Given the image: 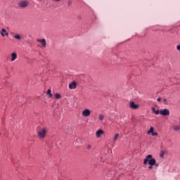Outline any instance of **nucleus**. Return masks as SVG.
<instances>
[{
	"mask_svg": "<svg viewBox=\"0 0 180 180\" xmlns=\"http://www.w3.org/2000/svg\"><path fill=\"white\" fill-rule=\"evenodd\" d=\"M82 115L84 117H88L91 115V110L88 108H86L84 110H82Z\"/></svg>",
	"mask_w": 180,
	"mask_h": 180,
	"instance_id": "obj_5",
	"label": "nucleus"
},
{
	"mask_svg": "<svg viewBox=\"0 0 180 180\" xmlns=\"http://www.w3.org/2000/svg\"><path fill=\"white\" fill-rule=\"evenodd\" d=\"M176 49H177L178 51L180 52V44L177 45Z\"/></svg>",
	"mask_w": 180,
	"mask_h": 180,
	"instance_id": "obj_22",
	"label": "nucleus"
},
{
	"mask_svg": "<svg viewBox=\"0 0 180 180\" xmlns=\"http://www.w3.org/2000/svg\"><path fill=\"white\" fill-rule=\"evenodd\" d=\"M77 19H78L79 20H82V16H81V15H78Z\"/></svg>",
	"mask_w": 180,
	"mask_h": 180,
	"instance_id": "obj_24",
	"label": "nucleus"
},
{
	"mask_svg": "<svg viewBox=\"0 0 180 180\" xmlns=\"http://www.w3.org/2000/svg\"><path fill=\"white\" fill-rule=\"evenodd\" d=\"M37 42L40 43L44 48H46V39H37Z\"/></svg>",
	"mask_w": 180,
	"mask_h": 180,
	"instance_id": "obj_9",
	"label": "nucleus"
},
{
	"mask_svg": "<svg viewBox=\"0 0 180 180\" xmlns=\"http://www.w3.org/2000/svg\"><path fill=\"white\" fill-rule=\"evenodd\" d=\"M151 110H152V111H153L155 115H158L159 114H160V110H156L155 108H154V107H152V108H151Z\"/></svg>",
	"mask_w": 180,
	"mask_h": 180,
	"instance_id": "obj_12",
	"label": "nucleus"
},
{
	"mask_svg": "<svg viewBox=\"0 0 180 180\" xmlns=\"http://www.w3.org/2000/svg\"><path fill=\"white\" fill-rule=\"evenodd\" d=\"M47 134V128L44 127L38 131V136L43 139L46 137V134Z\"/></svg>",
	"mask_w": 180,
	"mask_h": 180,
	"instance_id": "obj_2",
	"label": "nucleus"
},
{
	"mask_svg": "<svg viewBox=\"0 0 180 180\" xmlns=\"http://www.w3.org/2000/svg\"><path fill=\"white\" fill-rule=\"evenodd\" d=\"M163 102H165V105H168V102H167V100L166 98L163 99Z\"/></svg>",
	"mask_w": 180,
	"mask_h": 180,
	"instance_id": "obj_21",
	"label": "nucleus"
},
{
	"mask_svg": "<svg viewBox=\"0 0 180 180\" xmlns=\"http://www.w3.org/2000/svg\"><path fill=\"white\" fill-rule=\"evenodd\" d=\"M154 131V128L151 127L150 129L147 131V134H152Z\"/></svg>",
	"mask_w": 180,
	"mask_h": 180,
	"instance_id": "obj_18",
	"label": "nucleus"
},
{
	"mask_svg": "<svg viewBox=\"0 0 180 180\" xmlns=\"http://www.w3.org/2000/svg\"><path fill=\"white\" fill-rule=\"evenodd\" d=\"M77 83L75 82H73L70 84H69V89H76Z\"/></svg>",
	"mask_w": 180,
	"mask_h": 180,
	"instance_id": "obj_11",
	"label": "nucleus"
},
{
	"mask_svg": "<svg viewBox=\"0 0 180 180\" xmlns=\"http://www.w3.org/2000/svg\"><path fill=\"white\" fill-rule=\"evenodd\" d=\"M13 38L16 40H22V36L16 34L13 36Z\"/></svg>",
	"mask_w": 180,
	"mask_h": 180,
	"instance_id": "obj_13",
	"label": "nucleus"
},
{
	"mask_svg": "<svg viewBox=\"0 0 180 180\" xmlns=\"http://www.w3.org/2000/svg\"><path fill=\"white\" fill-rule=\"evenodd\" d=\"M0 34L1 35L4 37L5 36L6 37H8L9 36V33L7 32V30L6 28H2L1 29V31L0 32Z\"/></svg>",
	"mask_w": 180,
	"mask_h": 180,
	"instance_id": "obj_8",
	"label": "nucleus"
},
{
	"mask_svg": "<svg viewBox=\"0 0 180 180\" xmlns=\"http://www.w3.org/2000/svg\"><path fill=\"white\" fill-rule=\"evenodd\" d=\"M129 107L130 108L133 109V110H136L139 108V104H136L134 103V101H131L129 103Z\"/></svg>",
	"mask_w": 180,
	"mask_h": 180,
	"instance_id": "obj_6",
	"label": "nucleus"
},
{
	"mask_svg": "<svg viewBox=\"0 0 180 180\" xmlns=\"http://www.w3.org/2000/svg\"><path fill=\"white\" fill-rule=\"evenodd\" d=\"M151 135H152L153 136H157L158 135V133L157 131H153V132L151 134Z\"/></svg>",
	"mask_w": 180,
	"mask_h": 180,
	"instance_id": "obj_20",
	"label": "nucleus"
},
{
	"mask_svg": "<svg viewBox=\"0 0 180 180\" xmlns=\"http://www.w3.org/2000/svg\"><path fill=\"white\" fill-rule=\"evenodd\" d=\"M40 1H41L42 0H39Z\"/></svg>",
	"mask_w": 180,
	"mask_h": 180,
	"instance_id": "obj_31",
	"label": "nucleus"
},
{
	"mask_svg": "<svg viewBox=\"0 0 180 180\" xmlns=\"http://www.w3.org/2000/svg\"><path fill=\"white\" fill-rule=\"evenodd\" d=\"M163 155H160V157H162Z\"/></svg>",
	"mask_w": 180,
	"mask_h": 180,
	"instance_id": "obj_30",
	"label": "nucleus"
},
{
	"mask_svg": "<svg viewBox=\"0 0 180 180\" xmlns=\"http://www.w3.org/2000/svg\"><path fill=\"white\" fill-rule=\"evenodd\" d=\"M72 4V1H68V5H69V6H71Z\"/></svg>",
	"mask_w": 180,
	"mask_h": 180,
	"instance_id": "obj_23",
	"label": "nucleus"
},
{
	"mask_svg": "<svg viewBox=\"0 0 180 180\" xmlns=\"http://www.w3.org/2000/svg\"><path fill=\"white\" fill-rule=\"evenodd\" d=\"M54 2H60L61 0H53Z\"/></svg>",
	"mask_w": 180,
	"mask_h": 180,
	"instance_id": "obj_26",
	"label": "nucleus"
},
{
	"mask_svg": "<svg viewBox=\"0 0 180 180\" xmlns=\"http://www.w3.org/2000/svg\"><path fill=\"white\" fill-rule=\"evenodd\" d=\"M118 137H119V134L118 133L115 134L114 138L112 139V141L114 143L117 141Z\"/></svg>",
	"mask_w": 180,
	"mask_h": 180,
	"instance_id": "obj_15",
	"label": "nucleus"
},
{
	"mask_svg": "<svg viewBox=\"0 0 180 180\" xmlns=\"http://www.w3.org/2000/svg\"><path fill=\"white\" fill-rule=\"evenodd\" d=\"M90 148H91V145H88L87 149H90Z\"/></svg>",
	"mask_w": 180,
	"mask_h": 180,
	"instance_id": "obj_28",
	"label": "nucleus"
},
{
	"mask_svg": "<svg viewBox=\"0 0 180 180\" xmlns=\"http://www.w3.org/2000/svg\"><path fill=\"white\" fill-rule=\"evenodd\" d=\"M173 129H174V131H179V129H180V126L174 125V126L173 127Z\"/></svg>",
	"mask_w": 180,
	"mask_h": 180,
	"instance_id": "obj_16",
	"label": "nucleus"
},
{
	"mask_svg": "<svg viewBox=\"0 0 180 180\" xmlns=\"http://www.w3.org/2000/svg\"><path fill=\"white\" fill-rule=\"evenodd\" d=\"M55 98H56V99H60L61 98V94H58V93H56L55 94Z\"/></svg>",
	"mask_w": 180,
	"mask_h": 180,
	"instance_id": "obj_17",
	"label": "nucleus"
},
{
	"mask_svg": "<svg viewBox=\"0 0 180 180\" xmlns=\"http://www.w3.org/2000/svg\"><path fill=\"white\" fill-rule=\"evenodd\" d=\"M158 102H160V101H161V98H158Z\"/></svg>",
	"mask_w": 180,
	"mask_h": 180,
	"instance_id": "obj_27",
	"label": "nucleus"
},
{
	"mask_svg": "<svg viewBox=\"0 0 180 180\" xmlns=\"http://www.w3.org/2000/svg\"><path fill=\"white\" fill-rule=\"evenodd\" d=\"M156 167H158L159 166L158 163H156V160H155V165H154Z\"/></svg>",
	"mask_w": 180,
	"mask_h": 180,
	"instance_id": "obj_25",
	"label": "nucleus"
},
{
	"mask_svg": "<svg viewBox=\"0 0 180 180\" xmlns=\"http://www.w3.org/2000/svg\"><path fill=\"white\" fill-rule=\"evenodd\" d=\"M46 94L49 96L50 98H53V94H51V89H49Z\"/></svg>",
	"mask_w": 180,
	"mask_h": 180,
	"instance_id": "obj_14",
	"label": "nucleus"
},
{
	"mask_svg": "<svg viewBox=\"0 0 180 180\" xmlns=\"http://www.w3.org/2000/svg\"><path fill=\"white\" fill-rule=\"evenodd\" d=\"M163 155H160V157H162Z\"/></svg>",
	"mask_w": 180,
	"mask_h": 180,
	"instance_id": "obj_29",
	"label": "nucleus"
},
{
	"mask_svg": "<svg viewBox=\"0 0 180 180\" xmlns=\"http://www.w3.org/2000/svg\"><path fill=\"white\" fill-rule=\"evenodd\" d=\"M18 58V54L15 52H13L11 53V62H14L15 60H17Z\"/></svg>",
	"mask_w": 180,
	"mask_h": 180,
	"instance_id": "obj_10",
	"label": "nucleus"
},
{
	"mask_svg": "<svg viewBox=\"0 0 180 180\" xmlns=\"http://www.w3.org/2000/svg\"><path fill=\"white\" fill-rule=\"evenodd\" d=\"M160 114L162 116H169L170 114L169 110L167 108H164L160 110Z\"/></svg>",
	"mask_w": 180,
	"mask_h": 180,
	"instance_id": "obj_4",
	"label": "nucleus"
},
{
	"mask_svg": "<svg viewBox=\"0 0 180 180\" xmlns=\"http://www.w3.org/2000/svg\"><path fill=\"white\" fill-rule=\"evenodd\" d=\"M98 119L102 121L104 119V115L103 114H99Z\"/></svg>",
	"mask_w": 180,
	"mask_h": 180,
	"instance_id": "obj_19",
	"label": "nucleus"
},
{
	"mask_svg": "<svg viewBox=\"0 0 180 180\" xmlns=\"http://www.w3.org/2000/svg\"><path fill=\"white\" fill-rule=\"evenodd\" d=\"M148 162L150 165L148 167V169H152L153 166H154V165H155V159H153L152 155H148L146 156V158L143 160V165H147Z\"/></svg>",
	"mask_w": 180,
	"mask_h": 180,
	"instance_id": "obj_1",
	"label": "nucleus"
},
{
	"mask_svg": "<svg viewBox=\"0 0 180 180\" xmlns=\"http://www.w3.org/2000/svg\"><path fill=\"white\" fill-rule=\"evenodd\" d=\"M104 134V131L103 129H98L96 131V137L99 139L102 135Z\"/></svg>",
	"mask_w": 180,
	"mask_h": 180,
	"instance_id": "obj_7",
	"label": "nucleus"
},
{
	"mask_svg": "<svg viewBox=\"0 0 180 180\" xmlns=\"http://www.w3.org/2000/svg\"><path fill=\"white\" fill-rule=\"evenodd\" d=\"M29 6V1L22 0L18 3V7L21 8H26Z\"/></svg>",
	"mask_w": 180,
	"mask_h": 180,
	"instance_id": "obj_3",
	"label": "nucleus"
}]
</instances>
